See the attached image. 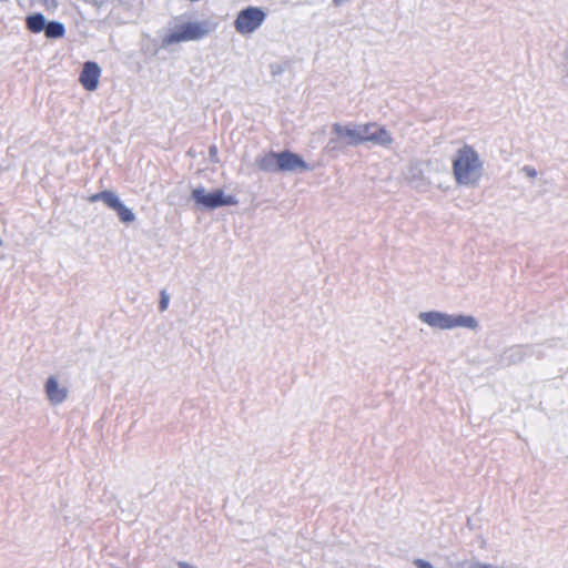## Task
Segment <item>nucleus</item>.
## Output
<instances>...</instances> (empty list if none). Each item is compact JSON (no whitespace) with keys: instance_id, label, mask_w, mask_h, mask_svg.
<instances>
[{"instance_id":"6ab92c4d","label":"nucleus","mask_w":568,"mask_h":568,"mask_svg":"<svg viewBox=\"0 0 568 568\" xmlns=\"http://www.w3.org/2000/svg\"><path fill=\"white\" fill-rule=\"evenodd\" d=\"M170 303V295L166 293L165 290L161 291L160 293V303H159V310L161 312H165L169 307Z\"/></svg>"},{"instance_id":"423d86ee","label":"nucleus","mask_w":568,"mask_h":568,"mask_svg":"<svg viewBox=\"0 0 568 568\" xmlns=\"http://www.w3.org/2000/svg\"><path fill=\"white\" fill-rule=\"evenodd\" d=\"M44 394L53 406L61 405L69 396V389L55 375H50L44 383Z\"/></svg>"},{"instance_id":"7ed1b4c3","label":"nucleus","mask_w":568,"mask_h":568,"mask_svg":"<svg viewBox=\"0 0 568 568\" xmlns=\"http://www.w3.org/2000/svg\"><path fill=\"white\" fill-rule=\"evenodd\" d=\"M210 33L207 22H187L173 29L163 38V43L170 45L173 43L195 41Z\"/></svg>"},{"instance_id":"39448f33","label":"nucleus","mask_w":568,"mask_h":568,"mask_svg":"<svg viewBox=\"0 0 568 568\" xmlns=\"http://www.w3.org/2000/svg\"><path fill=\"white\" fill-rule=\"evenodd\" d=\"M266 18L265 12L257 7H247L237 14L234 27L241 34H250L257 30Z\"/></svg>"},{"instance_id":"f3484780","label":"nucleus","mask_w":568,"mask_h":568,"mask_svg":"<svg viewBox=\"0 0 568 568\" xmlns=\"http://www.w3.org/2000/svg\"><path fill=\"white\" fill-rule=\"evenodd\" d=\"M372 123L373 122H368V123H357L358 125V133L359 135L362 136L361 139V144L367 142L368 140H366V136H369L371 134V131L374 129L372 126Z\"/></svg>"},{"instance_id":"ddd939ff","label":"nucleus","mask_w":568,"mask_h":568,"mask_svg":"<svg viewBox=\"0 0 568 568\" xmlns=\"http://www.w3.org/2000/svg\"><path fill=\"white\" fill-rule=\"evenodd\" d=\"M109 207L116 212L121 222L128 224V223H132L135 221V214L132 212L131 209H129L128 206H125L122 203V201L120 200L118 194H115V196L112 200V202L110 203Z\"/></svg>"},{"instance_id":"6e6552de","label":"nucleus","mask_w":568,"mask_h":568,"mask_svg":"<svg viewBox=\"0 0 568 568\" xmlns=\"http://www.w3.org/2000/svg\"><path fill=\"white\" fill-rule=\"evenodd\" d=\"M308 170H311L310 165L300 155L290 151L278 153V171L295 172Z\"/></svg>"},{"instance_id":"f03ea898","label":"nucleus","mask_w":568,"mask_h":568,"mask_svg":"<svg viewBox=\"0 0 568 568\" xmlns=\"http://www.w3.org/2000/svg\"><path fill=\"white\" fill-rule=\"evenodd\" d=\"M422 323L432 328L442 331L454 329L458 327L475 331L478 328V321L471 315L447 314L439 311L422 312L418 315Z\"/></svg>"},{"instance_id":"f8f14e48","label":"nucleus","mask_w":568,"mask_h":568,"mask_svg":"<svg viewBox=\"0 0 568 568\" xmlns=\"http://www.w3.org/2000/svg\"><path fill=\"white\" fill-rule=\"evenodd\" d=\"M255 165L258 170L264 172H277L278 171V153L267 152L262 153L255 159Z\"/></svg>"},{"instance_id":"2eb2a0df","label":"nucleus","mask_w":568,"mask_h":568,"mask_svg":"<svg viewBox=\"0 0 568 568\" xmlns=\"http://www.w3.org/2000/svg\"><path fill=\"white\" fill-rule=\"evenodd\" d=\"M45 37L49 39H59L65 34L64 24L59 21L47 22L44 29Z\"/></svg>"},{"instance_id":"9b49d317","label":"nucleus","mask_w":568,"mask_h":568,"mask_svg":"<svg viewBox=\"0 0 568 568\" xmlns=\"http://www.w3.org/2000/svg\"><path fill=\"white\" fill-rule=\"evenodd\" d=\"M372 126L374 128L371 131L369 136H366L367 142L373 143L374 145L389 148L393 143V138L390 133L382 125L373 122Z\"/></svg>"},{"instance_id":"b1692460","label":"nucleus","mask_w":568,"mask_h":568,"mask_svg":"<svg viewBox=\"0 0 568 568\" xmlns=\"http://www.w3.org/2000/svg\"><path fill=\"white\" fill-rule=\"evenodd\" d=\"M178 567L179 568H196L195 566H193L192 564L186 562V561H179Z\"/></svg>"},{"instance_id":"412c9836","label":"nucleus","mask_w":568,"mask_h":568,"mask_svg":"<svg viewBox=\"0 0 568 568\" xmlns=\"http://www.w3.org/2000/svg\"><path fill=\"white\" fill-rule=\"evenodd\" d=\"M562 68H564V77H562V81L566 85H568V49L565 50V53H564V64H562Z\"/></svg>"},{"instance_id":"f257e3e1","label":"nucleus","mask_w":568,"mask_h":568,"mask_svg":"<svg viewBox=\"0 0 568 568\" xmlns=\"http://www.w3.org/2000/svg\"><path fill=\"white\" fill-rule=\"evenodd\" d=\"M452 170L457 185L475 187L484 175V161L471 145L465 144L456 151Z\"/></svg>"},{"instance_id":"dca6fc26","label":"nucleus","mask_w":568,"mask_h":568,"mask_svg":"<svg viewBox=\"0 0 568 568\" xmlns=\"http://www.w3.org/2000/svg\"><path fill=\"white\" fill-rule=\"evenodd\" d=\"M115 194L116 193H114L113 191H102V192L91 195L89 197V201L91 203L102 201L109 207V205L112 202V200L114 199Z\"/></svg>"},{"instance_id":"5701e85b","label":"nucleus","mask_w":568,"mask_h":568,"mask_svg":"<svg viewBox=\"0 0 568 568\" xmlns=\"http://www.w3.org/2000/svg\"><path fill=\"white\" fill-rule=\"evenodd\" d=\"M521 171L530 179H535L537 176V170L530 165H525Z\"/></svg>"},{"instance_id":"4468645a","label":"nucleus","mask_w":568,"mask_h":568,"mask_svg":"<svg viewBox=\"0 0 568 568\" xmlns=\"http://www.w3.org/2000/svg\"><path fill=\"white\" fill-rule=\"evenodd\" d=\"M27 29L32 33H40L47 27V19L42 13H32L26 18Z\"/></svg>"},{"instance_id":"a211bd4d","label":"nucleus","mask_w":568,"mask_h":568,"mask_svg":"<svg viewBox=\"0 0 568 568\" xmlns=\"http://www.w3.org/2000/svg\"><path fill=\"white\" fill-rule=\"evenodd\" d=\"M524 353H525V351L523 347H519V346L513 347L508 351L509 359L511 362L520 361L524 356Z\"/></svg>"},{"instance_id":"0eeeda50","label":"nucleus","mask_w":568,"mask_h":568,"mask_svg":"<svg viewBox=\"0 0 568 568\" xmlns=\"http://www.w3.org/2000/svg\"><path fill=\"white\" fill-rule=\"evenodd\" d=\"M332 131L346 145L356 146L361 144L362 136L358 133L357 123H334L332 125Z\"/></svg>"},{"instance_id":"4be33fe9","label":"nucleus","mask_w":568,"mask_h":568,"mask_svg":"<svg viewBox=\"0 0 568 568\" xmlns=\"http://www.w3.org/2000/svg\"><path fill=\"white\" fill-rule=\"evenodd\" d=\"M413 564L417 567V568H435L429 561L425 560V559H422V558H417L413 561Z\"/></svg>"},{"instance_id":"20e7f679","label":"nucleus","mask_w":568,"mask_h":568,"mask_svg":"<svg viewBox=\"0 0 568 568\" xmlns=\"http://www.w3.org/2000/svg\"><path fill=\"white\" fill-rule=\"evenodd\" d=\"M192 199L199 206L209 210L237 204V200L233 195H225L222 190L206 193L204 187L194 189L192 191Z\"/></svg>"},{"instance_id":"aec40b11","label":"nucleus","mask_w":568,"mask_h":568,"mask_svg":"<svg viewBox=\"0 0 568 568\" xmlns=\"http://www.w3.org/2000/svg\"><path fill=\"white\" fill-rule=\"evenodd\" d=\"M487 564L473 560V561H463L458 565V568H486Z\"/></svg>"},{"instance_id":"a878e982","label":"nucleus","mask_w":568,"mask_h":568,"mask_svg":"<svg viewBox=\"0 0 568 568\" xmlns=\"http://www.w3.org/2000/svg\"><path fill=\"white\" fill-rule=\"evenodd\" d=\"M566 49H568V47Z\"/></svg>"},{"instance_id":"1a4fd4ad","label":"nucleus","mask_w":568,"mask_h":568,"mask_svg":"<svg viewBox=\"0 0 568 568\" xmlns=\"http://www.w3.org/2000/svg\"><path fill=\"white\" fill-rule=\"evenodd\" d=\"M100 77L101 68L99 64L92 61H87L80 73L79 82L85 90L94 91L99 85Z\"/></svg>"},{"instance_id":"393cba45","label":"nucleus","mask_w":568,"mask_h":568,"mask_svg":"<svg viewBox=\"0 0 568 568\" xmlns=\"http://www.w3.org/2000/svg\"><path fill=\"white\" fill-rule=\"evenodd\" d=\"M216 153V146H211L210 148V154H215Z\"/></svg>"},{"instance_id":"9d476101","label":"nucleus","mask_w":568,"mask_h":568,"mask_svg":"<svg viewBox=\"0 0 568 568\" xmlns=\"http://www.w3.org/2000/svg\"><path fill=\"white\" fill-rule=\"evenodd\" d=\"M408 183L419 192L428 191L430 181L424 175V172L418 164H412L406 174Z\"/></svg>"}]
</instances>
